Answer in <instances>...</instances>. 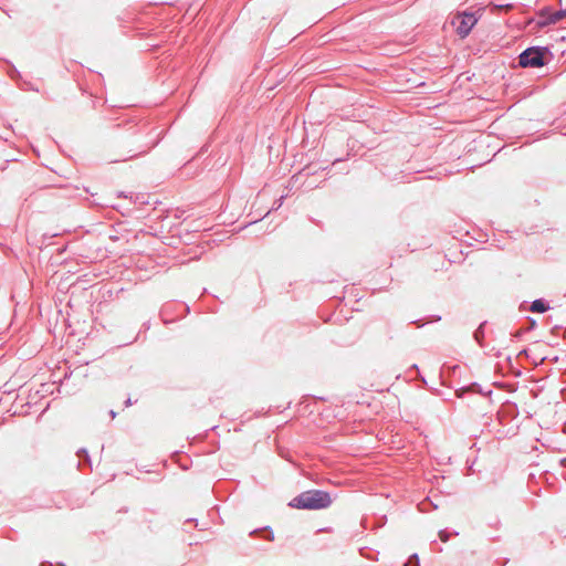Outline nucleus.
Listing matches in <instances>:
<instances>
[{"label": "nucleus", "instance_id": "nucleus-2", "mask_svg": "<svg viewBox=\"0 0 566 566\" xmlns=\"http://www.w3.org/2000/svg\"><path fill=\"white\" fill-rule=\"evenodd\" d=\"M478 18L473 13H460L458 14L452 24L455 25V31L460 38H465L472 28L476 24Z\"/></svg>", "mask_w": 566, "mask_h": 566}, {"label": "nucleus", "instance_id": "nucleus-4", "mask_svg": "<svg viewBox=\"0 0 566 566\" xmlns=\"http://www.w3.org/2000/svg\"><path fill=\"white\" fill-rule=\"evenodd\" d=\"M563 19H566V8L560 9V10L555 11L552 14H549V17L547 19V23H557Z\"/></svg>", "mask_w": 566, "mask_h": 566}, {"label": "nucleus", "instance_id": "nucleus-1", "mask_svg": "<svg viewBox=\"0 0 566 566\" xmlns=\"http://www.w3.org/2000/svg\"><path fill=\"white\" fill-rule=\"evenodd\" d=\"M332 504V499L327 492L319 490H308L295 496L289 506L297 510H322Z\"/></svg>", "mask_w": 566, "mask_h": 566}, {"label": "nucleus", "instance_id": "nucleus-3", "mask_svg": "<svg viewBox=\"0 0 566 566\" xmlns=\"http://www.w3.org/2000/svg\"><path fill=\"white\" fill-rule=\"evenodd\" d=\"M520 65L523 67H538L544 65L543 52L539 49L531 48L520 55Z\"/></svg>", "mask_w": 566, "mask_h": 566}, {"label": "nucleus", "instance_id": "nucleus-6", "mask_svg": "<svg viewBox=\"0 0 566 566\" xmlns=\"http://www.w3.org/2000/svg\"><path fill=\"white\" fill-rule=\"evenodd\" d=\"M130 403H132V400H130V399H128V400L126 401V405L128 406V405H130Z\"/></svg>", "mask_w": 566, "mask_h": 566}, {"label": "nucleus", "instance_id": "nucleus-5", "mask_svg": "<svg viewBox=\"0 0 566 566\" xmlns=\"http://www.w3.org/2000/svg\"><path fill=\"white\" fill-rule=\"evenodd\" d=\"M531 310L533 312L544 313L547 310V306L542 300H536L532 303Z\"/></svg>", "mask_w": 566, "mask_h": 566}]
</instances>
